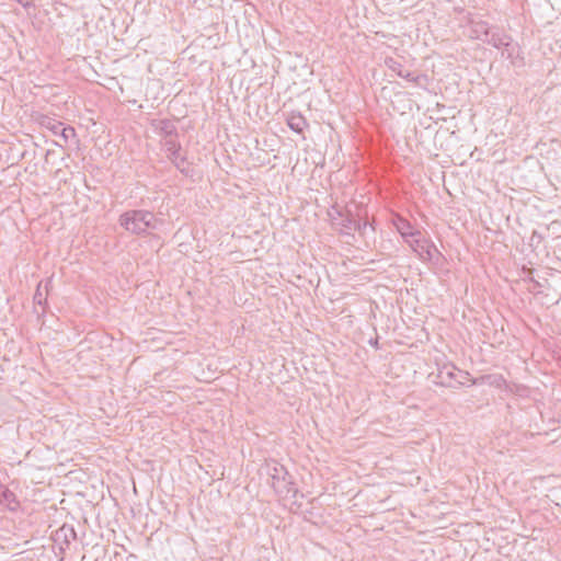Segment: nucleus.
I'll return each instance as SVG.
<instances>
[{"instance_id": "obj_1", "label": "nucleus", "mask_w": 561, "mask_h": 561, "mask_svg": "<svg viewBox=\"0 0 561 561\" xmlns=\"http://www.w3.org/2000/svg\"><path fill=\"white\" fill-rule=\"evenodd\" d=\"M118 221L126 231L138 236L158 229L162 224V220L152 213L142 209L125 211L119 216Z\"/></svg>"}, {"instance_id": "obj_2", "label": "nucleus", "mask_w": 561, "mask_h": 561, "mask_svg": "<svg viewBox=\"0 0 561 561\" xmlns=\"http://www.w3.org/2000/svg\"><path fill=\"white\" fill-rule=\"evenodd\" d=\"M263 469L268 477V483L277 494L286 495L291 491V482L284 466L276 461H270L265 463Z\"/></svg>"}, {"instance_id": "obj_3", "label": "nucleus", "mask_w": 561, "mask_h": 561, "mask_svg": "<svg viewBox=\"0 0 561 561\" xmlns=\"http://www.w3.org/2000/svg\"><path fill=\"white\" fill-rule=\"evenodd\" d=\"M484 42L493 45L496 48H502V55L511 58L516 49V46L512 43L511 37L505 33L492 32Z\"/></svg>"}, {"instance_id": "obj_4", "label": "nucleus", "mask_w": 561, "mask_h": 561, "mask_svg": "<svg viewBox=\"0 0 561 561\" xmlns=\"http://www.w3.org/2000/svg\"><path fill=\"white\" fill-rule=\"evenodd\" d=\"M439 377L442 378L443 382L446 381L445 377L449 379V386H453L451 381H455L458 385H465L467 381H469V374L456 368L455 366H445L440 370Z\"/></svg>"}, {"instance_id": "obj_5", "label": "nucleus", "mask_w": 561, "mask_h": 561, "mask_svg": "<svg viewBox=\"0 0 561 561\" xmlns=\"http://www.w3.org/2000/svg\"><path fill=\"white\" fill-rule=\"evenodd\" d=\"M490 35V28L483 21H472L470 36L476 39L484 42Z\"/></svg>"}, {"instance_id": "obj_6", "label": "nucleus", "mask_w": 561, "mask_h": 561, "mask_svg": "<svg viewBox=\"0 0 561 561\" xmlns=\"http://www.w3.org/2000/svg\"><path fill=\"white\" fill-rule=\"evenodd\" d=\"M410 245L420 255L421 259H431L432 245H430L426 241H421L414 237L413 240L410 241Z\"/></svg>"}, {"instance_id": "obj_7", "label": "nucleus", "mask_w": 561, "mask_h": 561, "mask_svg": "<svg viewBox=\"0 0 561 561\" xmlns=\"http://www.w3.org/2000/svg\"><path fill=\"white\" fill-rule=\"evenodd\" d=\"M287 124L290 129L299 134L307 127V122L300 114H291L287 119Z\"/></svg>"}, {"instance_id": "obj_8", "label": "nucleus", "mask_w": 561, "mask_h": 561, "mask_svg": "<svg viewBox=\"0 0 561 561\" xmlns=\"http://www.w3.org/2000/svg\"><path fill=\"white\" fill-rule=\"evenodd\" d=\"M397 228H398V231L403 237L414 238V237H417V236L421 234L419 231H416V232L412 231V227L410 226V224L408 221L403 220V219H399Z\"/></svg>"}, {"instance_id": "obj_9", "label": "nucleus", "mask_w": 561, "mask_h": 561, "mask_svg": "<svg viewBox=\"0 0 561 561\" xmlns=\"http://www.w3.org/2000/svg\"><path fill=\"white\" fill-rule=\"evenodd\" d=\"M15 501L13 492L0 483V503L11 505Z\"/></svg>"}, {"instance_id": "obj_10", "label": "nucleus", "mask_w": 561, "mask_h": 561, "mask_svg": "<svg viewBox=\"0 0 561 561\" xmlns=\"http://www.w3.org/2000/svg\"><path fill=\"white\" fill-rule=\"evenodd\" d=\"M61 138V140L64 141V144H60L58 142L59 146H64L66 144H68V141L72 138H75L76 136V131H75V128L72 127H62L58 134Z\"/></svg>"}, {"instance_id": "obj_11", "label": "nucleus", "mask_w": 561, "mask_h": 561, "mask_svg": "<svg viewBox=\"0 0 561 561\" xmlns=\"http://www.w3.org/2000/svg\"><path fill=\"white\" fill-rule=\"evenodd\" d=\"M45 291H47V286H45ZM46 300V293H43L42 290V283L37 285L35 295H34V301L38 305H42Z\"/></svg>"}, {"instance_id": "obj_12", "label": "nucleus", "mask_w": 561, "mask_h": 561, "mask_svg": "<svg viewBox=\"0 0 561 561\" xmlns=\"http://www.w3.org/2000/svg\"><path fill=\"white\" fill-rule=\"evenodd\" d=\"M55 135H58L60 129L64 127L62 123L56 121H49L46 125Z\"/></svg>"}, {"instance_id": "obj_13", "label": "nucleus", "mask_w": 561, "mask_h": 561, "mask_svg": "<svg viewBox=\"0 0 561 561\" xmlns=\"http://www.w3.org/2000/svg\"><path fill=\"white\" fill-rule=\"evenodd\" d=\"M398 75L401 76V77H404V78H410L411 77L410 72L403 73L402 71H399Z\"/></svg>"}, {"instance_id": "obj_14", "label": "nucleus", "mask_w": 561, "mask_h": 561, "mask_svg": "<svg viewBox=\"0 0 561 561\" xmlns=\"http://www.w3.org/2000/svg\"><path fill=\"white\" fill-rule=\"evenodd\" d=\"M389 68H392V70L399 71V68L392 67V65H389Z\"/></svg>"}, {"instance_id": "obj_15", "label": "nucleus", "mask_w": 561, "mask_h": 561, "mask_svg": "<svg viewBox=\"0 0 561 561\" xmlns=\"http://www.w3.org/2000/svg\"><path fill=\"white\" fill-rule=\"evenodd\" d=\"M389 68H392V70L399 71V68L392 67V65H389Z\"/></svg>"}, {"instance_id": "obj_16", "label": "nucleus", "mask_w": 561, "mask_h": 561, "mask_svg": "<svg viewBox=\"0 0 561 561\" xmlns=\"http://www.w3.org/2000/svg\"><path fill=\"white\" fill-rule=\"evenodd\" d=\"M389 68H392V70L399 71V68L392 67V65H389Z\"/></svg>"}]
</instances>
